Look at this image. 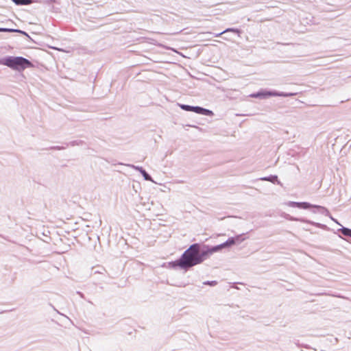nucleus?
<instances>
[{"label":"nucleus","mask_w":351,"mask_h":351,"mask_svg":"<svg viewBox=\"0 0 351 351\" xmlns=\"http://www.w3.org/2000/svg\"><path fill=\"white\" fill-rule=\"evenodd\" d=\"M339 231L344 236L351 237V229L342 227L341 228L339 229Z\"/></svg>","instance_id":"6e6552de"},{"label":"nucleus","mask_w":351,"mask_h":351,"mask_svg":"<svg viewBox=\"0 0 351 351\" xmlns=\"http://www.w3.org/2000/svg\"><path fill=\"white\" fill-rule=\"evenodd\" d=\"M78 293L80 295L81 297H83V294L82 293H81L80 292H78Z\"/></svg>","instance_id":"dca6fc26"},{"label":"nucleus","mask_w":351,"mask_h":351,"mask_svg":"<svg viewBox=\"0 0 351 351\" xmlns=\"http://www.w3.org/2000/svg\"><path fill=\"white\" fill-rule=\"evenodd\" d=\"M71 143L72 145H75V144L78 145V143H75V141L71 142Z\"/></svg>","instance_id":"4468645a"},{"label":"nucleus","mask_w":351,"mask_h":351,"mask_svg":"<svg viewBox=\"0 0 351 351\" xmlns=\"http://www.w3.org/2000/svg\"><path fill=\"white\" fill-rule=\"evenodd\" d=\"M0 64L7 66L12 69L16 71H23L27 68L32 67L33 64L28 60L23 57L8 56L0 60Z\"/></svg>","instance_id":"f03ea898"},{"label":"nucleus","mask_w":351,"mask_h":351,"mask_svg":"<svg viewBox=\"0 0 351 351\" xmlns=\"http://www.w3.org/2000/svg\"><path fill=\"white\" fill-rule=\"evenodd\" d=\"M217 284V282L215 280L212 281H205L204 282V285H210V286H215Z\"/></svg>","instance_id":"f8f14e48"},{"label":"nucleus","mask_w":351,"mask_h":351,"mask_svg":"<svg viewBox=\"0 0 351 351\" xmlns=\"http://www.w3.org/2000/svg\"><path fill=\"white\" fill-rule=\"evenodd\" d=\"M239 237L240 236L230 237L226 242L220 245L209 247L206 250H201L199 244L194 243L184 252L179 259L170 262L169 265L171 268L179 267L187 271L192 267L202 263L213 253L225 247H228L234 245L237 241L239 240Z\"/></svg>","instance_id":"f257e3e1"},{"label":"nucleus","mask_w":351,"mask_h":351,"mask_svg":"<svg viewBox=\"0 0 351 351\" xmlns=\"http://www.w3.org/2000/svg\"><path fill=\"white\" fill-rule=\"evenodd\" d=\"M261 180H264V181H269V182H271L272 183H277L278 184H280V182L278 180V176H267V177H263V178H260Z\"/></svg>","instance_id":"423d86ee"},{"label":"nucleus","mask_w":351,"mask_h":351,"mask_svg":"<svg viewBox=\"0 0 351 351\" xmlns=\"http://www.w3.org/2000/svg\"><path fill=\"white\" fill-rule=\"evenodd\" d=\"M272 96H285V95H283L282 93H278L276 92H265V93H258L256 94L252 95V97H272Z\"/></svg>","instance_id":"39448f33"},{"label":"nucleus","mask_w":351,"mask_h":351,"mask_svg":"<svg viewBox=\"0 0 351 351\" xmlns=\"http://www.w3.org/2000/svg\"><path fill=\"white\" fill-rule=\"evenodd\" d=\"M293 220L299 221H301V222L308 223L314 225V226H315L317 227H320L322 226L319 223H315V222H313V221H309V220H307V219H296V218H294V219H293Z\"/></svg>","instance_id":"1a4fd4ad"},{"label":"nucleus","mask_w":351,"mask_h":351,"mask_svg":"<svg viewBox=\"0 0 351 351\" xmlns=\"http://www.w3.org/2000/svg\"><path fill=\"white\" fill-rule=\"evenodd\" d=\"M0 32H19L25 36H27V33L16 29H10V28H0Z\"/></svg>","instance_id":"0eeeda50"},{"label":"nucleus","mask_w":351,"mask_h":351,"mask_svg":"<svg viewBox=\"0 0 351 351\" xmlns=\"http://www.w3.org/2000/svg\"><path fill=\"white\" fill-rule=\"evenodd\" d=\"M288 206L291 207H298L299 208L302 209H308L310 208H316L318 210V212L321 213L322 214L324 215H328L329 212L328 209H326L325 207L317 206V205H313L311 204L308 202H289L288 203Z\"/></svg>","instance_id":"7ed1b4c3"},{"label":"nucleus","mask_w":351,"mask_h":351,"mask_svg":"<svg viewBox=\"0 0 351 351\" xmlns=\"http://www.w3.org/2000/svg\"><path fill=\"white\" fill-rule=\"evenodd\" d=\"M179 106L182 110H186V111H192L197 114L208 115V116L213 114L212 111L205 109V108H203L202 107L191 106L184 105V104H180Z\"/></svg>","instance_id":"20e7f679"},{"label":"nucleus","mask_w":351,"mask_h":351,"mask_svg":"<svg viewBox=\"0 0 351 351\" xmlns=\"http://www.w3.org/2000/svg\"><path fill=\"white\" fill-rule=\"evenodd\" d=\"M141 173L145 180L154 182L151 176L148 174L145 169L141 171Z\"/></svg>","instance_id":"9d476101"},{"label":"nucleus","mask_w":351,"mask_h":351,"mask_svg":"<svg viewBox=\"0 0 351 351\" xmlns=\"http://www.w3.org/2000/svg\"><path fill=\"white\" fill-rule=\"evenodd\" d=\"M129 167L138 171L141 173V171H143L144 169L141 167L135 166L134 165H128Z\"/></svg>","instance_id":"ddd939ff"},{"label":"nucleus","mask_w":351,"mask_h":351,"mask_svg":"<svg viewBox=\"0 0 351 351\" xmlns=\"http://www.w3.org/2000/svg\"><path fill=\"white\" fill-rule=\"evenodd\" d=\"M17 5H27L31 3L30 0H13Z\"/></svg>","instance_id":"9b49d317"},{"label":"nucleus","mask_w":351,"mask_h":351,"mask_svg":"<svg viewBox=\"0 0 351 351\" xmlns=\"http://www.w3.org/2000/svg\"><path fill=\"white\" fill-rule=\"evenodd\" d=\"M226 32V31H224V32H223L219 33V34H217V36H219V35L223 34L224 32Z\"/></svg>","instance_id":"2eb2a0df"}]
</instances>
